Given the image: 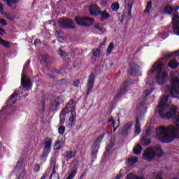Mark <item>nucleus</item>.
I'll return each instance as SVG.
<instances>
[{
  "mask_svg": "<svg viewBox=\"0 0 179 179\" xmlns=\"http://www.w3.org/2000/svg\"><path fill=\"white\" fill-rule=\"evenodd\" d=\"M1 15L6 17V19H8V20H13V17H12V15H10V13H5V12H1Z\"/></svg>",
  "mask_w": 179,
  "mask_h": 179,
  "instance_id": "c9c22d12",
  "label": "nucleus"
},
{
  "mask_svg": "<svg viewBox=\"0 0 179 179\" xmlns=\"http://www.w3.org/2000/svg\"><path fill=\"white\" fill-rule=\"evenodd\" d=\"M54 149L55 150H59V149H61V142L56 141Z\"/></svg>",
  "mask_w": 179,
  "mask_h": 179,
  "instance_id": "37998d69",
  "label": "nucleus"
},
{
  "mask_svg": "<svg viewBox=\"0 0 179 179\" xmlns=\"http://www.w3.org/2000/svg\"><path fill=\"white\" fill-rule=\"evenodd\" d=\"M157 179H163V177H162V173L158 174Z\"/></svg>",
  "mask_w": 179,
  "mask_h": 179,
  "instance_id": "13d9d810",
  "label": "nucleus"
},
{
  "mask_svg": "<svg viewBox=\"0 0 179 179\" xmlns=\"http://www.w3.org/2000/svg\"><path fill=\"white\" fill-rule=\"evenodd\" d=\"M158 64V75H157V82L158 85H163L164 82L167 80L168 73L166 70V67H164V64L160 63L159 61L157 62Z\"/></svg>",
  "mask_w": 179,
  "mask_h": 179,
  "instance_id": "f03ea898",
  "label": "nucleus"
},
{
  "mask_svg": "<svg viewBox=\"0 0 179 179\" xmlns=\"http://www.w3.org/2000/svg\"><path fill=\"white\" fill-rule=\"evenodd\" d=\"M113 50H114V43H110L106 51L108 55H110V54H111V52L113 51Z\"/></svg>",
  "mask_w": 179,
  "mask_h": 179,
  "instance_id": "f704fd0d",
  "label": "nucleus"
},
{
  "mask_svg": "<svg viewBox=\"0 0 179 179\" xmlns=\"http://www.w3.org/2000/svg\"><path fill=\"white\" fill-rule=\"evenodd\" d=\"M131 128H132V122L124 124L122 129L123 135H127V134H128V132L131 131Z\"/></svg>",
  "mask_w": 179,
  "mask_h": 179,
  "instance_id": "aec40b11",
  "label": "nucleus"
},
{
  "mask_svg": "<svg viewBox=\"0 0 179 179\" xmlns=\"http://www.w3.org/2000/svg\"><path fill=\"white\" fill-rule=\"evenodd\" d=\"M40 43V39H36L34 42V45H37Z\"/></svg>",
  "mask_w": 179,
  "mask_h": 179,
  "instance_id": "5fc2aeb1",
  "label": "nucleus"
},
{
  "mask_svg": "<svg viewBox=\"0 0 179 179\" xmlns=\"http://www.w3.org/2000/svg\"><path fill=\"white\" fill-rule=\"evenodd\" d=\"M21 85L26 89V90H29L30 87H31V82L30 81V79L26 76V75L22 76L21 78Z\"/></svg>",
  "mask_w": 179,
  "mask_h": 179,
  "instance_id": "2eb2a0df",
  "label": "nucleus"
},
{
  "mask_svg": "<svg viewBox=\"0 0 179 179\" xmlns=\"http://www.w3.org/2000/svg\"><path fill=\"white\" fill-rule=\"evenodd\" d=\"M75 20L79 26H90L93 24V19L91 17H76Z\"/></svg>",
  "mask_w": 179,
  "mask_h": 179,
  "instance_id": "1a4fd4ad",
  "label": "nucleus"
},
{
  "mask_svg": "<svg viewBox=\"0 0 179 179\" xmlns=\"http://www.w3.org/2000/svg\"><path fill=\"white\" fill-rule=\"evenodd\" d=\"M164 152L163 150H162V148L160 146H157V156L158 157H162V156H163Z\"/></svg>",
  "mask_w": 179,
  "mask_h": 179,
  "instance_id": "ea45409f",
  "label": "nucleus"
},
{
  "mask_svg": "<svg viewBox=\"0 0 179 179\" xmlns=\"http://www.w3.org/2000/svg\"><path fill=\"white\" fill-rule=\"evenodd\" d=\"M79 83H80V81H79V80H77L74 81L73 86L75 87H78Z\"/></svg>",
  "mask_w": 179,
  "mask_h": 179,
  "instance_id": "49530a36",
  "label": "nucleus"
},
{
  "mask_svg": "<svg viewBox=\"0 0 179 179\" xmlns=\"http://www.w3.org/2000/svg\"><path fill=\"white\" fill-rule=\"evenodd\" d=\"M52 145V140L48 138L45 141V145L43 152V156L47 157L48 156V153L51 152V146Z\"/></svg>",
  "mask_w": 179,
  "mask_h": 179,
  "instance_id": "ddd939ff",
  "label": "nucleus"
},
{
  "mask_svg": "<svg viewBox=\"0 0 179 179\" xmlns=\"http://www.w3.org/2000/svg\"><path fill=\"white\" fill-rule=\"evenodd\" d=\"M173 10H174V8H173V7L169 6L164 8V13H169V15H171V13H173Z\"/></svg>",
  "mask_w": 179,
  "mask_h": 179,
  "instance_id": "72a5a7b5",
  "label": "nucleus"
},
{
  "mask_svg": "<svg viewBox=\"0 0 179 179\" xmlns=\"http://www.w3.org/2000/svg\"><path fill=\"white\" fill-rule=\"evenodd\" d=\"M76 155V152H75V151H66L63 154V156L66 159H72V158L75 157Z\"/></svg>",
  "mask_w": 179,
  "mask_h": 179,
  "instance_id": "393cba45",
  "label": "nucleus"
},
{
  "mask_svg": "<svg viewBox=\"0 0 179 179\" xmlns=\"http://www.w3.org/2000/svg\"><path fill=\"white\" fill-rule=\"evenodd\" d=\"M157 153V147L154 146L151 148H148L143 154V158L144 160H148V162H152L153 159L156 157Z\"/></svg>",
  "mask_w": 179,
  "mask_h": 179,
  "instance_id": "423d86ee",
  "label": "nucleus"
},
{
  "mask_svg": "<svg viewBox=\"0 0 179 179\" xmlns=\"http://www.w3.org/2000/svg\"><path fill=\"white\" fill-rule=\"evenodd\" d=\"M14 171H21L19 179H26L27 178V174L26 173V169L23 168V164L22 162L19 161L14 169Z\"/></svg>",
  "mask_w": 179,
  "mask_h": 179,
  "instance_id": "9d476101",
  "label": "nucleus"
},
{
  "mask_svg": "<svg viewBox=\"0 0 179 179\" xmlns=\"http://www.w3.org/2000/svg\"><path fill=\"white\" fill-rule=\"evenodd\" d=\"M0 44L3 45V47H5L6 48H9L10 47V43L1 38H0Z\"/></svg>",
  "mask_w": 179,
  "mask_h": 179,
  "instance_id": "c756f323",
  "label": "nucleus"
},
{
  "mask_svg": "<svg viewBox=\"0 0 179 179\" xmlns=\"http://www.w3.org/2000/svg\"><path fill=\"white\" fill-rule=\"evenodd\" d=\"M102 3H106V2L103 1Z\"/></svg>",
  "mask_w": 179,
  "mask_h": 179,
  "instance_id": "e2e57ef3",
  "label": "nucleus"
},
{
  "mask_svg": "<svg viewBox=\"0 0 179 179\" xmlns=\"http://www.w3.org/2000/svg\"><path fill=\"white\" fill-rule=\"evenodd\" d=\"M131 10H132V6L129 4L127 6V13L126 14L128 19H131L132 17V15L131 14Z\"/></svg>",
  "mask_w": 179,
  "mask_h": 179,
  "instance_id": "2f4dec72",
  "label": "nucleus"
},
{
  "mask_svg": "<svg viewBox=\"0 0 179 179\" xmlns=\"http://www.w3.org/2000/svg\"><path fill=\"white\" fill-rule=\"evenodd\" d=\"M101 46H99L97 48L92 50V55L94 57H99L101 54Z\"/></svg>",
  "mask_w": 179,
  "mask_h": 179,
  "instance_id": "bb28decb",
  "label": "nucleus"
},
{
  "mask_svg": "<svg viewBox=\"0 0 179 179\" xmlns=\"http://www.w3.org/2000/svg\"><path fill=\"white\" fill-rule=\"evenodd\" d=\"M65 117L68 118L66 122V127H67V128H73L76 122V112L71 111L68 113H65L64 120Z\"/></svg>",
  "mask_w": 179,
  "mask_h": 179,
  "instance_id": "0eeeda50",
  "label": "nucleus"
},
{
  "mask_svg": "<svg viewBox=\"0 0 179 179\" xmlns=\"http://www.w3.org/2000/svg\"><path fill=\"white\" fill-rule=\"evenodd\" d=\"M119 8H120V6L118 5V3H113L111 6L112 10L115 12H117Z\"/></svg>",
  "mask_w": 179,
  "mask_h": 179,
  "instance_id": "58836bf2",
  "label": "nucleus"
},
{
  "mask_svg": "<svg viewBox=\"0 0 179 179\" xmlns=\"http://www.w3.org/2000/svg\"><path fill=\"white\" fill-rule=\"evenodd\" d=\"M45 177H48V172L47 171L41 179H45Z\"/></svg>",
  "mask_w": 179,
  "mask_h": 179,
  "instance_id": "6e6d98bb",
  "label": "nucleus"
},
{
  "mask_svg": "<svg viewBox=\"0 0 179 179\" xmlns=\"http://www.w3.org/2000/svg\"><path fill=\"white\" fill-rule=\"evenodd\" d=\"M138 157H129L128 159L126 160V164H127V166H134L135 163L138 162Z\"/></svg>",
  "mask_w": 179,
  "mask_h": 179,
  "instance_id": "5701e85b",
  "label": "nucleus"
},
{
  "mask_svg": "<svg viewBox=\"0 0 179 179\" xmlns=\"http://www.w3.org/2000/svg\"><path fill=\"white\" fill-rule=\"evenodd\" d=\"M108 122H109V124H110V125H112L114 131H117V128H118V127H120V119H118L117 120V122H115V120H114V119L113 117H111L108 120Z\"/></svg>",
  "mask_w": 179,
  "mask_h": 179,
  "instance_id": "b1692460",
  "label": "nucleus"
},
{
  "mask_svg": "<svg viewBox=\"0 0 179 179\" xmlns=\"http://www.w3.org/2000/svg\"><path fill=\"white\" fill-rule=\"evenodd\" d=\"M140 106H141V107H143V106H145V102L141 103Z\"/></svg>",
  "mask_w": 179,
  "mask_h": 179,
  "instance_id": "bf43d9fd",
  "label": "nucleus"
},
{
  "mask_svg": "<svg viewBox=\"0 0 179 179\" xmlns=\"http://www.w3.org/2000/svg\"><path fill=\"white\" fill-rule=\"evenodd\" d=\"M135 134H136V135L141 134V123H139V118L136 120Z\"/></svg>",
  "mask_w": 179,
  "mask_h": 179,
  "instance_id": "a878e982",
  "label": "nucleus"
},
{
  "mask_svg": "<svg viewBox=\"0 0 179 179\" xmlns=\"http://www.w3.org/2000/svg\"><path fill=\"white\" fill-rule=\"evenodd\" d=\"M36 167H38V169H40V166H38V165H36Z\"/></svg>",
  "mask_w": 179,
  "mask_h": 179,
  "instance_id": "052dcab7",
  "label": "nucleus"
},
{
  "mask_svg": "<svg viewBox=\"0 0 179 179\" xmlns=\"http://www.w3.org/2000/svg\"><path fill=\"white\" fill-rule=\"evenodd\" d=\"M126 179H145L143 177H138L132 173H129L127 176Z\"/></svg>",
  "mask_w": 179,
  "mask_h": 179,
  "instance_id": "473e14b6",
  "label": "nucleus"
},
{
  "mask_svg": "<svg viewBox=\"0 0 179 179\" xmlns=\"http://www.w3.org/2000/svg\"><path fill=\"white\" fill-rule=\"evenodd\" d=\"M157 111V110H155V113Z\"/></svg>",
  "mask_w": 179,
  "mask_h": 179,
  "instance_id": "0e129e2a",
  "label": "nucleus"
},
{
  "mask_svg": "<svg viewBox=\"0 0 179 179\" xmlns=\"http://www.w3.org/2000/svg\"><path fill=\"white\" fill-rule=\"evenodd\" d=\"M94 85V75L91 74L89 76L88 81L87 83V94L92 93L93 90V86Z\"/></svg>",
  "mask_w": 179,
  "mask_h": 179,
  "instance_id": "4468645a",
  "label": "nucleus"
},
{
  "mask_svg": "<svg viewBox=\"0 0 179 179\" xmlns=\"http://www.w3.org/2000/svg\"><path fill=\"white\" fill-rule=\"evenodd\" d=\"M122 177V173H120L118 175H117L115 178V179H120Z\"/></svg>",
  "mask_w": 179,
  "mask_h": 179,
  "instance_id": "8fccbe9b",
  "label": "nucleus"
},
{
  "mask_svg": "<svg viewBox=\"0 0 179 179\" xmlns=\"http://www.w3.org/2000/svg\"><path fill=\"white\" fill-rule=\"evenodd\" d=\"M8 6L11 9H16L19 0H5Z\"/></svg>",
  "mask_w": 179,
  "mask_h": 179,
  "instance_id": "6ab92c4d",
  "label": "nucleus"
},
{
  "mask_svg": "<svg viewBox=\"0 0 179 179\" xmlns=\"http://www.w3.org/2000/svg\"><path fill=\"white\" fill-rule=\"evenodd\" d=\"M148 75L150 76L147 77L146 83L152 86L157 82V62L152 66L151 69L150 70Z\"/></svg>",
  "mask_w": 179,
  "mask_h": 179,
  "instance_id": "20e7f679",
  "label": "nucleus"
},
{
  "mask_svg": "<svg viewBox=\"0 0 179 179\" xmlns=\"http://www.w3.org/2000/svg\"><path fill=\"white\" fill-rule=\"evenodd\" d=\"M110 152H111V148H106V152H105V155H108V153H110Z\"/></svg>",
  "mask_w": 179,
  "mask_h": 179,
  "instance_id": "3c124183",
  "label": "nucleus"
},
{
  "mask_svg": "<svg viewBox=\"0 0 179 179\" xmlns=\"http://www.w3.org/2000/svg\"><path fill=\"white\" fill-rule=\"evenodd\" d=\"M139 71L140 66L136 63H131L130 64V67L129 69V75H131V76H134V75H136V73H138Z\"/></svg>",
  "mask_w": 179,
  "mask_h": 179,
  "instance_id": "dca6fc26",
  "label": "nucleus"
},
{
  "mask_svg": "<svg viewBox=\"0 0 179 179\" xmlns=\"http://www.w3.org/2000/svg\"><path fill=\"white\" fill-rule=\"evenodd\" d=\"M153 92V90L152 89H147L144 91V96L148 97V96H150V94Z\"/></svg>",
  "mask_w": 179,
  "mask_h": 179,
  "instance_id": "a19ab883",
  "label": "nucleus"
},
{
  "mask_svg": "<svg viewBox=\"0 0 179 179\" xmlns=\"http://www.w3.org/2000/svg\"><path fill=\"white\" fill-rule=\"evenodd\" d=\"M172 24L173 27V33L176 36H179V16L176 13L172 19Z\"/></svg>",
  "mask_w": 179,
  "mask_h": 179,
  "instance_id": "f8f14e48",
  "label": "nucleus"
},
{
  "mask_svg": "<svg viewBox=\"0 0 179 179\" xmlns=\"http://www.w3.org/2000/svg\"><path fill=\"white\" fill-rule=\"evenodd\" d=\"M16 96H17V94L13 93V94L10 96L9 100H10V99H15V97H16Z\"/></svg>",
  "mask_w": 179,
  "mask_h": 179,
  "instance_id": "864d4df0",
  "label": "nucleus"
},
{
  "mask_svg": "<svg viewBox=\"0 0 179 179\" xmlns=\"http://www.w3.org/2000/svg\"><path fill=\"white\" fill-rule=\"evenodd\" d=\"M76 110V102L73 101V99H71L66 106V108L63 109L60 113V124H64L65 122V114L68 113H71V111H75Z\"/></svg>",
  "mask_w": 179,
  "mask_h": 179,
  "instance_id": "7ed1b4c3",
  "label": "nucleus"
},
{
  "mask_svg": "<svg viewBox=\"0 0 179 179\" xmlns=\"http://www.w3.org/2000/svg\"><path fill=\"white\" fill-rule=\"evenodd\" d=\"M0 24H1V26H6V21L0 18ZM3 34H5V30L0 27V36H3Z\"/></svg>",
  "mask_w": 179,
  "mask_h": 179,
  "instance_id": "cd10ccee",
  "label": "nucleus"
},
{
  "mask_svg": "<svg viewBox=\"0 0 179 179\" xmlns=\"http://www.w3.org/2000/svg\"><path fill=\"white\" fill-rule=\"evenodd\" d=\"M179 63L178 61L176 59H171L169 63H168V66L171 69H177L178 68Z\"/></svg>",
  "mask_w": 179,
  "mask_h": 179,
  "instance_id": "412c9836",
  "label": "nucleus"
},
{
  "mask_svg": "<svg viewBox=\"0 0 179 179\" xmlns=\"http://www.w3.org/2000/svg\"><path fill=\"white\" fill-rule=\"evenodd\" d=\"M90 13L92 16H97L100 14V8L96 5L90 6L89 8Z\"/></svg>",
  "mask_w": 179,
  "mask_h": 179,
  "instance_id": "a211bd4d",
  "label": "nucleus"
},
{
  "mask_svg": "<svg viewBox=\"0 0 179 179\" xmlns=\"http://www.w3.org/2000/svg\"><path fill=\"white\" fill-rule=\"evenodd\" d=\"M178 9H179V6H176V7H174L173 10H175V12H177Z\"/></svg>",
  "mask_w": 179,
  "mask_h": 179,
  "instance_id": "4d7b16f0",
  "label": "nucleus"
},
{
  "mask_svg": "<svg viewBox=\"0 0 179 179\" xmlns=\"http://www.w3.org/2000/svg\"><path fill=\"white\" fill-rule=\"evenodd\" d=\"M127 91H128V83H124L123 85L121 87L120 90L117 92L116 96H115V99H118L119 97H121V96H122V94H125Z\"/></svg>",
  "mask_w": 179,
  "mask_h": 179,
  "instance_id": "f3484780",
  "label": "nucleus"
},
{
  "mask_svg": "<svg viewBox=\"0 0 179 179\" xmlns=\"http://www.w3.org/2000/svg\"><path fill=\"white\" fill-rule=\"evenodd\" d=\"M95 29H96V30H99V31H104V29L100 27L99 24L95 25Z\"/></svg>",
  "mask_w": 179,
  "mask_h": 179,
  "instance_id": "c03bdc74",
  "label": "nucleus"
},
{
  "mask_svg": "<svg viewBox=\"0 0 179 179\" xmlns=\"http://www.w3.org/2000/svg\"><path fill=\"white\" fill-rule=\"evenodd\" d=\"M59 104H61V99L59 98L56 99L54 101H52L50 104V109L55 110L59 107Z\"/></svg>",
  "mask_w": 179,
  "mask_h": 179,
  "instance_id": "4be33fe9",
  "label": "nucleus"
},
{
  "mask_svg": "<svg viewBox=\"0 0 179 179\" xmlns=\"http://www.w3.org/2000/svg\"><path fill=\"white\" fill-rule=\"evenodd\" d=\"M59 51H60V57H64V55L66 57V55H68L66 52L62 51V50H59Z\"/></svg>",
  "mask_w": 179,
  "mask_h": 179,
  "instance_id": "de8ad7c7",
  "label": "nucleus"
},
{
  "mask_svg": "<svg viewBox=\"0 0 179 179\" xmlns=\"http://www.w3.org/2000/svg\"><path fill=\"white\" fill-rule=\"evenodd\" d=\"M3 12V5L0 3V13L1 14Z\"/></svg>",
  "mask_w": 179,
  "mask_h": 179,
  "instance_id": "603ef678",
  "label": "nucleus"
},
{
  "mask_svg": "<svg viewBox=\"0 0 179 179\" xmlns=\"http://www.w3.org/2000/svg\"><path fill=\"white\" fill-rule=\"evenodd\" d=\"M171 85L166 87L165 92L169 95L162 96L158 106V113L161 118L170 120L175 118L174 124L167 127H159L157 129V136L159 141L164 143L173 142L176 138H179V113L177 115L178 108L173 105L170 107L169 105V97L176 99L179 94V74L178 71L171 72Z\"/></svg>",
  "mask_w": 179,
  "mask_h": 179,
  "instance_id": "f257e3e1",
  "label": "nucleus"
},
{
  "mask_svg": "<svg viewBox=\"0 0 179 179\" xmlns=\"http://www.w3.org/2000/svg\"><path fill=\"white\" fill-rule=\"evenodd\" d=\"M50 179H59V176L55 171V166H54V168H53V171H52V173L50 176Z\"/></svg>",
  "mask_w": 179,
  "mask_h": 179,
  "instance_id": "7c9ffc66",
  "label": "nucleus"
},
{
  "mask_svg": "<svg viewBox=\"0 0 179 179\" xmlns=\"http://www.w3.org/2000/svg\"><path fill=\"white\" fill-rule=\"evenodd\" d=\"M50 58V56L45 55L42 57V59L43 61H44V62H47V61H48V59Z\"/></svg>",
  "mask_w": 179,
  "mask_h": 179,
  "instance_id": "a18cd8bd",
  "label": "nucleus"
},
{
  "mask_svg": "<svg viewBox=\"0 0 179 179\" xmlns=\"http://www.w3.org/2000/svg\"><path fill=\"white\" fill-rule=\"evenodd\" d=\"M133 152H134V155H141V153L142 152V146H141L139 144H138L134 148Z\"/></svg>",
  "mask_w": 179,
  "mask_h": 179,
  "instance_id": "c85d7f7f",
  "label": "nucleus"
},
{
  "mask_svg": "<svg viewBox=\"0 0 179 179\" xmlns=\"http://www.w3.org/2000/svg\"><path fill=\"white\" fill-rule=\"evenodd\" d=\"M15 103H16V101H14L13 102V104H15Z\"/></svg>",
  "mask_w": 179,
  "mask_h": 179,
  "instance_id": "680f3d73",
  "label": "nucleus"
},
{
  "mask_svg": "<svg viewBox=\"0 0 179 179\" xmlns=\"http://www.w3.org/2000/svg\"><path fill=\"white\" fill-rule=\"evenodd\" d=\"M150 9H152V1H149L147 3L146 8L144 10L145 13H149V12H150Z\"/></svg>",
  "mask_w": 179,
  "mask_h": 179,
  "instance_id": "e433bc0d",
  "label": "nucleus"
},
{
  "mask_svg": "<svg viewBox=\"0 0 179 179\" xmlns=\"http://www.w3.org/2000/svg\"><path fill=\"white\" fill-rule=\"evenodd\" d=\"M58 24L63 29H75V22L66 17L59 20Z\"/></svg>",
  "mask_w": 179,
  "mask_h": 179,
  "instance_id": "6e6552de",
  "label": "nucleus"
},
{
  "mask_svg": "<svg viewBox=\"0 0 179 179\" xmlns=\"http://www.w3.org/2000/svg\"><path fill=\"white\" fill-rule=\"evenodd\" d=\"M103 138H104V134H102L98 136V138L94 141L92 152L93 155H96L97 152H99V148H100V143L103 141Z\"/></svg>",
  "mask_w": 179,
  "mask_h": 179,
  "instance_id": "9b49d317",
  "label": "nucleus"
},
{
  "mask_svg": "<svg viewBox=\"0 0 179 179\" xmlns=\"http://www.w3.org/2000/svg\"><path fill=\"white\" fill-rule=\"evenodd\" d=\"M58 132L60 135H64V134L65 133V127L60 126L58 129Z\"/></svg>",
  "mask_w": 179,
  "mask_h": 179,
  "instance_id": "79ce46f5",
  "label": "nucleus"
},
{
  "mask_svg": "<svg viewBox=\"0 0 179 179\" xmlns=\"http://www.w3.org/2000/svg\"><path fill=\"white\" fill-rule=\"evenodd\" d=\"M154 134L157 135V127H150L148 129H147L145 131V136H143L141 139V145L143 146H148V145H150L152 140H150V138H149V135H154Z\"/></svg>",
  "mask_w": 179,
  "mask_h": 179,
  "instance_id": "39448f33",
  "label": "nucleus"
},
{
  "mask_svg": "<svg viewBox=\"0 0 179 179\" xmlns=\"http://www.w3.org/2000/svg\"><path fill=\"white\" fill-rule=\"evenodd\" d=\"M101 19L104 20V19H108V17H110V15L107 13L106 11H103L102 13H101Z\"/></svg>",
  "mask_w": 179,
  "mask_h": 179,
  "instance_id": "4c0bfd02",
  "label": "nucleus"
},
{
  "mask_svg": "<svg viewBox=\"0 0 179 179\" xmlns=\"http://www.w3.org/2000/svg\"><path fill=\"white\" fill-rule=\"evenodd\" d=\"M110 65H113V63Z\"/></svg>",
  "mask_w": 179,
  "mask_h": 179,
  "instance_id": "69168bd1",
  "label": "nucleus"
},
{
  "mask_svg": "<svg viewBox=\"0 0 179 179\" xmlns=\"http://www.w3.org/2000/svg\"><path fill=\"white\" fill-rule=\"evenodd\" d=\"M151 179H157V173H154L151 176Z\"/></svg>",
  "mask_w": 179,
  "mask_h": 179,
  "instance_id": "09e8293b",
  "label": "nucleus"
}]
</instances>
